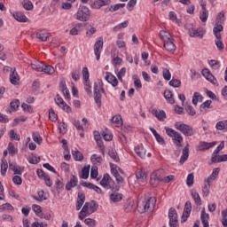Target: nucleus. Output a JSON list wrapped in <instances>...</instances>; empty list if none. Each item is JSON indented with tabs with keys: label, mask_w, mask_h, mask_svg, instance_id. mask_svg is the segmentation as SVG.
Instances as JSON below:
<instances>
[{
	"label": "nucleus",
	"mask_w": 227,
	"mask_h": 227,
	"mask_svg": "<svg viewBox=\"0 0 227 227\" xmlns=\"http://www.w3.org/2000/svg\"><path fill=\"white\" fill-rule=\"evenodd\" d=\"M100 185L105 189H111L112 193L110 194V201L113 203H120L123 200V194L118 192L120 191V186L116 185V183L109 174H105L102 180L100 181Z\"/></svg>",
	"instance_id": "f257e3e1"
},
{
	"label": "nucleus",
	"mask_w": 227,
	"mask_h": 227,
	"mask_svg": "<svg viewBox=\"0 0 227 227\" xmlns=\"http://www.w3.org/2000/svg\"><path fill=\"white\" fill-rule=\"evenodd\" d=\"M155 203H157V199L154 197H150L146 201L137 204V211L140 214H150V212H153V208H155Z\"/></svg>",
	"instance_id": "f03ea898"
},
{
	"label": "nucleus",
	"mask_w": 227,
	"mask_h": 227,
	"mask_svg": "<svg viewBox=\"0 0 227 227\" xmlns=\"http://www.w3.org/2000/svg\"><path fill=\"white\" fill-rule=\"evenodd\" d=\"M175 128L176 129V130H179V132H182L184 136L189 137V136H194V134H196V129L181 121L176 122Z\"/></svg>",
	"instance_id": "7ed1b4c3"
},
{
	"label": "nucleus",
	"mask_w": 227,
	"mask_h": 227,
	"mask_svg": "<svg viewBox=\"0 0 227 227\" xmlns=\"http://www.w3.org/2000/svg\"><path fill=\"white\" fill-rule=\"evenodd\" d=\"M91 17V12L90 8L87 6L82 5L79 7L76 12V20L81 22H88V20Z\"/></svg>",
	"instance_id": "20e7f679"
},
{
	"label": "nucleus",
	"mask_w": 227,
	"mask_h": 227,
	"mask_svg": "<svg viewBox=\"0 0 227 227\" xmlns=\"http://www.w3.org/2000/svg\"><path fill=\"white\" fill-rule=\"evenodd\" d=\"M106 93V90H104L103 83L98 82L94 83V100L98 106V107H100L102 106V94L100 93Z\"/></svg>",
	"instance_id": "39448f33"
},
{
	"label": "nucleus",
	"mask_w": 227,
	"mask_h": 227,
	"mask_svg": "<svg viewBox=\"0 0 227 227\" xmlns=\"http://www.w3.org/2000/svg\"><path fill=\"white\" fill-rule=\"evenodd\" d=\"M164 179V169L160 168L151 175L150 184L153 187H157Z\"/></svg>",
	"instance_id": "423d86ee"
},
{
	"label": "nucleus",
	"mask_w": 227,
	"mask_h": 227,
	"mask_svg": "<svg viewBox=\"0 0 227 227\" xmlns=\"http://www.w3.org/2000/svg\"><path fill=\"white\" fill-rule=\"evenodd\" d=\"M166 134L169 136V137H174L175 145L178 148H181L182 142L184 141V137H182V134L180 132L176 131L175 129L171 128H166Z\"/></svg>",
	"instance_id": "0eeeda50"
},
{
	"label": "nucleus",
	"mask_w": 227,
	"mask_h": 227,
	"mask_svg": "<svg viewBox=\"0 0 227 227\" xmlns=\"http://www.w3.org/2000/svg\"><path fill=\"white\" fill-rule=\"evenodd\" d=\"M168 219L170 227L178 226V214L176 213V210L173 207H171L168 211Z\"/></svg>",
	"instance_id": "6e6552de"
},
{
	"label": "nucleus",
	"mask_w": 227,
	"mask_h": 227,
	"mask_svg": "<svg viewBox=\"0 0 227 227\" xmlns=\"http://www.w3.org/2000/svg\"><path fill=\"white\" fill-rule=\"evenodd\" d=\"M102 49H104V38L99 37L94 44V52L98 61L100 59V52H102Z\"/></svg>",
	"instance_id": "1a4fd4ad"
},
{
	"label": "nucleus",
	"mask_w": 227,
	"mask_h": 227,
	"mask_svg": "<svg viewBox=\"0 0 227 227\" xmlns=\"http://www.w3.org/2000/svg\"><path fill=\"white\" fill-rule=\"evenodd\" d=\"M111 173L114 176L117 184L119 187H124L125 185V179L121 176H120V173H118V169L114 168L113 165H111Z\"/></svg>",
	"instance_id": "9d476101"
},
{
	"label": "nucleus",
	"mask_w": 227,
	"mask_h": 227,
	"mask_svg": "<svg viewBox=\"0 0 227 227\" xmlns=\"http://www.w3.org/2000/svg\"><path fill=\"white\" fill-rule=\"evenodd\" d=\"M202 75L203 77H205V79H207V81L211 82V84H216V86H219V84L217 83V79L215 78V76H214V74H212L208 68H204L202 70Z\"/></svg>",
	"instance_id": "9b49d317"
},
{
	"label": "nucleus",
	"mask_w": 227,
	"mask_h": 227,
	"mask_svg": "<svg viewBox=\"0 0 227 227\" xmlns=\"http://www.w3.org/2000/svg\"><path fill=\"white\" fill-rule=\"evenodd\" d=\"M192 210V205L191 204V201H187L184 206L181 223H185L187 221V219H189Z\"/></svg>",
	"instance_id": "f8f14e48"
},
{
	"label": "nucleus",
	"mask_w": 227,
	"mask_h": 227,
	"mask_svg": "<svg viewBox=\"0 0 227 227\" xmlns=\"http://www.w3.org/2000/svg\"><path fill=\"white\" fill-rule=\"evenodd\" d=\"M55 102L57 106L61 107L63 111H65L66 113H72V108H70V106L67 105V103H65V101L63 100V98L59 97V95H57V98L55 99Z\"/></svg>",
	"instance_id": "ddd939ff"
},
{
	"label": "nucleus",
	"mask_w": 227,
	"mask_h": 227,
	"mask_svg": "<svg viewBox=\"0 0 227 227\" xmlns=\"http://www.w3.org/2000/svg\"><path fill=\"white\" fill-rule=\"evenodd\" d=\"M87 206V215H91V214L97 212L98 208V204L95 200H91L90 202H86L83 207Z\"/></svg>",
	"instance_id": "4468645a"
},
{
	"label": "nucleus",
	"mask_w": 227,
	"mask_h": 227,
	"mask_svg": "<svg viewBox=\"0 0 227 227\" xmlns=\"http://www.w3.org/2000/svg\"><path fill=\"white\" fill-rule=\"evenodd\" d=\"M11 70V74H10V81L11 83L13 84L14 86H17L19 84V82L20 81V78L19 77V74L17 73V70L15 68L8 67Z\"/></svg>",
	"instance_id": "2eb2a0df"
},
{
	"label": "nucleus",
	"mask_w": 227,
	"mask_h": 227,
	"mask_svg": "<svg viewBox=\"0 0 227 227\" xmlns=\"http://www.w3.org/2000/svg\"><path fill=\"white\" fill-rule=\"evenodd\" d=\"M108 4H111V0H98L91 4V8L98 10L102 8V6H108Z\"/></svg>",
	"instance_id": "dca6fc26"
},
{
	"label": "nucleus",
	"mask_w": 227,
	"mask_h": 227,
	"mask_svg": "<svg viewBox=\"0 0 227 227\" xmlns=\"http://www.w3.org/2000/svg\"><path fill=\"white\" fill-rule=\"evenodd\" d=\"M84 201H86V195L82 192H78L77 202H76V210L82 208L84 205Z\"/></svg>",
	"instance_id": "f3484780"
},
{
	"label": "nucleus",
	"mask_w": 227,
	"mask_h": 227,
	"mask_svg": "<svg viewBox=\"0 0 227 227\" xmlns=\"http://www.w3.org/2000/svg\"><path fill=\"white\" fill-rule=\"evenodd\" d=\"M59 89L62 91L66 100H70V90H68V88H67V83L65 81H61L59 82Z\"/></svg>",
	"instance_id": "a211bd4d"
},
{
	"label": "nucleus",
	"mask_w": 227,
	"mask_h": 227,
	"mask_svg": "<svg viewBox=\"0 0 227 227\" xmlns=\"http://www.w3.org/2000/svg\"><path fill=\"white\" fill-rule=\"evenodd\" d=\"M77 184H79V180L77 179V176L74 175H72V177L69 182L66 184V190L67 191H72L73 187H76Z\"/></svg>",
	"instance_id": "6ab92c4d"
},
{
	"label": "nucleus",
	"mask_w": 227,
	"mask_h": 227,
	"mask_svg": "<svg viewBox=\"0 0 227 227\" xmlns=\"http://www.w3.org/2000/svg\"><path fill=\"white\" fill-rule=\"evenodd\" d=\"M208 219H210V215L205 211V208L201 210V215H200V220L203 224V227H209L210 225L208 224Z\"/></svg>",
	"instance_id": "aec40b11"
},
{
	"label": "nucleus",
	"mask_w": 227,
	"mask_h": 227,
	"mask_svg": "<svg viewBox=\"0 0 227 227\" xmlns=\"http://www.w3.org/2000/svg\"><path fill=\"white\" fill-rule=\"evenodd\" d=\"M188 35L192 38H200V39L203 38V32L194 27L189 28Z\"/></svg>",
	"instance_id": "412c9836"
},
{
	"label": "nucleus",
	"mask_w": 227,
	"mask_h": 227,
	"mask_svg": "<svg viewBox=\"0 0 227 227\" xmlns=\"http://www.w3.org/2000/svg\"><path fill=\"white\" fill-rule=\"evenodd\" d=\"M105 79L106 81H107V82H109V84H112L114 88L118 86V79L116 78V76L113 75V74L106 73Z\"/></svg>",
	"instance_id": "4be33fe9"
},
{
	"label": "nucleus",
	"mask_w": 227,
	"mask_h": 227,
	"mask_svg": "<svg viewBox=\"0 0 227 227\" xmlns=\"http://www.w3.org/2000/svg\"><path fill=\"white\" fill-rule=\"evenodd\" d=\"M215 146V142H200L199 145V150L203 152L205 150H210V148H214Z\"/></svg>",
	"instance_id": "5701e85b"
},
{
	"label": "nucleus",
	"mask_w": 227,
	"mask_h": 227,
	"mask_svg": "<svg viewBox=\"0 0 227 227\" xmlns=\"http://www.w3.org/2000/svg\"><path fill=\"white\" fill-rule=\"evenodd\" d=\"M164 49H166L168 52H175L176 51V46L173 43V39H170L164 43Z\"/></svg>",
	"instance_id": "b1692460"
},
{
	"label": "nucleus",
	"mask_w": 227,
	"mask_h": 227,
	"mask_svg": "<svg viewBox=\"0 0 227 227\" xmlns=\"http://www.w3.org/2000/svg\"><path fill=\"white\" fill-rule=\"evenodd\" d=\"M32 69L35 70V72H43V67H45V65H43V62H40L38 60H35L32 64H31Z\"/></svg>",
	"instance_id": "393cba45"
},
{
	"label": "nucleus",
	"mask_w": 227,
	"mask_h": 227,
	"mask_svg": "<svg viewBox=\"0 0 227 227\" xmlns=\"http://www.w3.org/2000/svg\"><path fill=\"white\" fill-rule=\"evenodd\" d=\"M187 159H189V144H187L186 146L183 149V154L180 158L179 163L184 164Z\"/></svg>",
	"instance_id": "a878e982"
},
{
	"label": "nucleus",
	"mask_w": 227,
	"mask_h": 227,
	"mask_svg": "<svg viewBox=\"0 0 227 227\" xmlns=\"http://www.w3.org/2000/svg\"><path fill=\"white\" fill-rule=\"evenodd\" d=\"M219 171H221L219 168H214L212 174L207 179H205L206 182L212 184V182H214V180L219 176Z\"/></svg>",
	"instance_id": "bb28decb"
},
{
	"label": "nucleus",
	"mask_w": 227,
	"mask_h": 227,
	"mask_svg": "<svg viewBox=\"0 0 227 227\" xmlns=\"http://www.w3.org/2000/svg\"><path fill=\"white\" fill-rule=\"evenodd\" d=\"M135 152L140 159H146V149L143 146L135 147Z\"/></svg>",
	"instance_id": "cd10ccee"
},
{
	"label": "nucleus",
	"mask_w": 227,
	"mask_h": 227,
	"mask_svg": "<svg viewBox=\"0 0 227 227\" xmlns=\"http://www.w3.org/2000/svg\"><path fill=\"white\" fill-rule=\"evenodd\" d=\"M13 18L18 22H27V17L25 16L24 13L18 12L13 13Z\"/></svg>",
	"instance_id": "c85d7f7f"
},
{
	"label": "nucleus",
	"mask_w": 227,
	"mask_h": 227,
	"mask_svg": "<svg viewBox=\"0 0 227 227\" xmlns=\"http://www.w3.org/2000/svg\"><path fill=\"white\" fill-rule=\"evenodd\" d=\"M191 196L194 200L195 204L198 207H200V205H201V197H200V193H198V192H196V190L192 189V190H191Z\"/></svg>",
	"instance_id": "c756f323"
},
{
	"label": "nucleus",
	"mask_w": 227,
	"mask_h": 227,
	"mask_svg": "<svg viewBox=\"0 0 227 227\" xmlns=\"http://www.w3.org/2000/svg\"><path fill=\"white\" fill-rule=\"evenodd\" d=\"M153 114L160 120V121H164V118H166V112L164 110H160V112L153 109L152 111Z\"/></svg>",
	"instance_id": "7c9ffc66"
},
{
	"label": "nucleus",
	"mask_w": 227,
	"mask_h": 227,
	"mask_svg": "<svg viewBox=\"0 0 227 227\" xmlns=\"http://www.w3.org/2000/svg\"><path fill=\"white\" fill-rule=\"evenodd\" d=\"M227 161V154L220 155L219 160H215V156L211 157V162L209 164H219L220 162Z\"/></svg>",
	"instance_id": "2f4dec72"
},
{
	"label": "nucleus",
	"mask_w": 227,
	"mask_h": 227,
	"mask_svg": "<svg viewBox=\"0 0 227 227\" xmlns=\"http://www.w3.org/2000/svg\"><path fill=\"white\" fill-rule=\"evenodd\" d=\"M215 38V42L218 51H224V43H223L221 35H216Z\"/></svg>",
	"instance_id": "473e14b6"
},
{
	"label": "nucleus",
	"mask_w": 227,
	"mask_h": 227,
	"mask_svg": "<svg viewBox=\"0 0 227 227\" xmlns=\"http://www.w3.org/2000/svg\"><path fill=\"white\" fill-rule=\"evenodd\" d=\"M164 98L170 104H175V98H173V92L169 90L164 91Z\"/></svg>",
	"instance_id": "72a5a7b5"
},
{
	"label": "nucleus",
	"mask_w": 227,
	"mask_h": 227,
	"mask_svg": "<svg viewBox=\"0 0 227 227\" xmlns=\"http://www.w3.org/2000/svg\"><path fill=\"white\" fill-rule=\"evenodd\" d=\"M198 102H203V96L200 92H195L192 97V105L198 106Z\"/></svg>",
	"instance_id": "f704fd0d"
},
{
	"label": "nucleus",
	"mask_w": 227,
	"mask_h": 227,
	"mask_svg": "<svg viewBox=\"0 0 227 227\" xmlns=\"http://www.w3.org/2000/svg\"><path fill=\"white\" fill-rule=\"evenodd\" d=\"M8 169V161L5 158H2V163H1V175L2 176H4L6 175V171Z\"/></svg>",
	"instance_id": "c9c22d12"
},
{
	"label": "nucleus",
	"mask_w": 227,
	"mask_h": 227,
	"mask_svg": "<svg viewBox=\"0 0 227 227\" xmlns=\"http://www.w3.org/2000/svg\"><path fill=\"white\" fill-rule=\"evenodd\" d=\"M205 184L202 188V193L203 196H205L207 198V196H208L209 192H210V182L207 181L206 179L204 180Z\"/></svg>",
	"instance_id": "e433bc0d"
},
{
	"label": "nucleus",
	"mask_w": 227,
	"mask_h": 227,
	"mask_svg": "<svg viewBox=\"0 0 227 227\" xmlns=\"http://www.w3.org/2000/svg\"><path fill=\"white\" fill-rule=\"evenodd\" d=\"M35 36L37 40H40V42H47L49 39V34L48 33H41V32H36Z\"/></svg>",
	"instance_id": "4c0bfd02"
},
{
	"label": "nucleus",
	"mask_w": 227,
	"mask_h": 227,
	"mask_svg": "<svg viewBox=\"0 0 227 227\" xmlns=\"http://www.w3.org/2000/svg\"><path fill=\"white\" fill-rule=\"evenodd\" d=\"M72 155H73L74 160L81 161V160H82L84 159V156L77 149L72 151Z\"/></svg>",
	"instance_id": "58836bf2"
},
{
	"label": "nucleus",
	"mask_w": 227,
	"mask_h": 227,
	"mask_svg": "<svg viewBox=\"0 0 227 227\" xmlns=\"http://www.w3.org/2000/svg\"><path fill=\"white\" fill-rule=\"evenodd\" d=\"M7 150L10 155H12V157H14L15 154L18 153L19 152V150L15 148V145L12 142L9 143Z\"/></svg>",
	"instance_id": "ea45409f"
},
{
	"label": "nucleus",
	"mask_w": 227,
	"mask_h": 227,
	"mask_svg": "<svg viewBox=\"0 0 227 227\" xmlns=\"http://www.w3.org/2000/svg\"><path fill=\"white\" fill-rule=\"evenodd\" d=\"M81 27H82V23H77L75 27L69 31V35L76 36V35H79V29H81Z\"/></svg>",
	"instance_id": "a19ab883"
},
{
	"label": "nucleus",
	"mask_w": 227,
	"mask_h": 227,
	"mask_svg": "<svg viewBox=\"0 0 227 227\" xmlns=\"http://www.w3.org/2000/svg\"><path fill=\"white\" fill-rule=\"evenodd\" d=\"M215 129H217V130H227V120L219 121L215 125Z\"/></svg>",
	"instance_id": "79ce46f5"
},
{
	"label": "nucleus",
	"mask_w": 227,
	"mask_h": 227,
	"mask_svg": "<svg viewBox=\"0 0 227 227\" xmlns=\"http://www.w3.org/2000/svg\"><path fill=\"white\" fill-rule=\"evenodd\" d=\"M13 210V206L10 203H5L0 206V212H11Z\"/></svg>",
	"instance_id": "37998d69"
},
{
	"label": "nucleus",
	"mask_w": 227,
	"mask_h": 227,
	"mask_svg": "<svg viewBox=\"0 0 227 227\" xmlns=\"http://www.w3.org/2000/svg\"><path fill=\"white\" fill-rule=\"evenodd\" d=\"M108 155L109 157H111V159H113L114 160V162H120V157H118V153H116V151L114 150H110L108 152Z\"/></svg>",
	"instance_id": "c03bdc74"
},
{
	"label": "nucleus",
	"mask_w": 227,
	"mask_h": 227,
	"mask_svg": "<svg viewBox=\"0 0 227 227\" xmlns=\"http://www.w3.org/2000/svg\"><path fill=\"white\" fill-rule=\"evenodd\" d=\"M88 176H90V166L84 167L82 169L81 178H82L83 180H86L88 179Z\"/></svg>",
	"instance_id": "a18cd8bd"
},
{
	"label": "nucleus",
	"mask_w": 227,
	"mask_h": 227,
	"mask_svg": "<svg viewBox=\"0 0 227 227\" xmlns=\"http://www.w3.org/2000/svg\"><path fill=\"white\" fill-rule=\"evenodd\" d=\"M223 25H221V23H216L213 29V33L215 36L216 37L217 35H221V31H223Z\"/></svg>",
	"instance_id": "49530a36"
},
{
	"label": "nucleus",
	"mask_w": 227,
	"mask_h": 227,
	"mask_svg": "<svg viewBox=\"0 0 227 227\" xmlns=\"http://www.w3.org/2000/svg\"><path fill=\"white\" fill-rule=\"evenodd\" d=\"M134 79V84H135V88L137 90H141V88H143V84L141 83V80L139 79V76H137V74H135L133 76Z\"/></svg>",
	"instance_id": "de8ad7c7"
},
{
	"label": "nucleus",
	"mask_w": 227,
	"mask_h": 227,
	"mask_svg": "<svg viewBox=\"0 0 227 227\" xmlns=\"http://www.w3.org/2000/svg\"><path fill=\"white\" fill-rule=\"evenodd\" d=\"M49 120H51V121H58V114H56L53 108L49 110Z\"/></svg>",
	"instance_id": "09e8293b"
},
{
	"label": "nucleus",
	"mask_w": 227,
	"mask_h": 227,
	"mask_svg": "<svg viewBox=\"0 0 227 227\" xmlns=\"http://www.w3.org/2000/svg\"><path fill=\"white\" fill-rule=\"evenodd\" d=\"M86 215H88V206H83L79 213V219L82 221L86 217Z\"/></svg>",
	"instance_id": "8fccbe9b"
},
{
	"label": "nucleus",
	"mask_w": 227,
	"mask_h": 227,
	"mask_svg": "<svg viewBox=\"0 0 227 227\" xmlns=\"http://www.w3.org/2000/svg\"><path fill=\"white\" fill-rule=\"evenodd\" d=\"M168 84L173 88H180V86H182V82L178 79L173 78Z\"/></svg>",
	"instance_id": "3c124183"
},
{
	"label": "nucleus",
	"mask_w": 227,
	"mask_h": 227,
	"mask_svg": "<svg viewBox=\"0 0 227 227\" xmlns=\"http://www.w3.org/2000/svg\"><path fill=\"white\" fill-rule=\"evenodd\" d=\"M113 123H116L117 125H123V120L121 119V115H115L111 119Z\"/></svg>",
	"instance_id": "603ef678"
},
{
	"label": "nucleus",
	"mask_w": 227,
	"mask_h": 227,
	"mask_svg": "<svg viewBox=\"0 0 227 227\" xmlns=\"http://www.w3.org/2000/svg\"><path fill=\"white\" fill-rule=\"evenodd\" d=\"M186 184L188 187H192L194 185V174H189L186 179Z\"/></svg>",
	"instance_id": "864d4df0"
},
{
	"label": "nucleus",
	"mask_w": 227,
	"mask_h": 227,
	"mask_svg": "<svg viewBox=\"0 0 227 227\" xmlns=\"http://www.w3.org/2000/svg\"><path fill=\"white\" fill-rule=\"evenodd\" d=\"M224 148V142H221L220 145L216 147V149L213 152L211 157H215V155H219L221 150Z\"/></svg>",
	"instance_id": "5fc2aeb1"
},
{
	"label": "nucleus",
	"mask_w": 227,
	"mask_h": 227,
	"mask_svg": "<svg viewBox=\"0 0 227 227\" xmlns=\"http://www.w3.org/2000/svg\"><path fill=\"white\" fill-rule=\"evenodd\" d=\"M200 19L201 20V22H207V20H208V11L204 10L200 12Z\"/></svg>",
	"instance_id": "6e6d98bb"
},
{
	"label": "nucleus",
	"mask_w": 227,
	"mask_h": 227,
	"mask_svg": "<svg viewBox=\"0 0 227 227\" xmlns=\"http://www.w3.org/2000/svg\"><path fill=\"white\" fill-rule=\"evenodd\" d=\"M38 196L39 197L34 196L33 197L34 200H35L36 201H42L43 200H47V198H45V192H43V191H39Z\"/></svg>",
	"instance_id": "4d7b16f0"
},
{
	"label": "nucleus",
	"mask_w": 227,
	"mask_h": 227,
	"mask_svg": "<svg viewBox=\"0 0 227 227\" xmlns=\"http://www.w3.org/2000/svg\"><path fill=\"white\" fill-rule=\"evenodd\" d=\"M222 224L223 227H227V208L222 211Z\"/></svg>",
	"instance_id": "13d9d810"
},
{
	"label": "nucleus",
	"mask_w": 227,
	"mask_h": 227,
	"mask_svg": "<svg viewBox=\"0 0 227 227\" xmlns=\"http://www.w3.org/2000/svg\"><path fill=\"white\" fill-rule=\"evenodd\" d=\"M23 7L25 8V10H27L29 12L33 10V3L29 0H25L23 2Z\"/></svg>",
	"instance_id": "bf43d9fd"
},
{
	"label": "nucleus",
	"mask_w": 227,
	"mask_h": 227,
	"mask_svg": "<svg viewBox=\"0 0 227 227\" xmlns=\"http://www.w3.org/2000/svg\"><path fill=\"white\" fill-rule=\"evenodd\" d=\"M209 65L213 70H219L221 66L219 65V61L217 60H210Z\"/></svg>",
	"instance_id": "052dcab7"
},
{
	"label": "nucleus",
	"mask_w": 227,
	"mask_h": 227,
	"mask_svg": "<svg viewBox=\"0 0 227 227\" xmlns=\"http://www.w3.org/2000/svg\"><path fill=\"white\" fill-rule=\"evenodd\" d=\"M84 223H85V224H87V226H90V227L97 226V221H95V219L86 218L84 220Z\"/></svg>",
	"instance_id": "680f3d73"
},
{
	"label": "nucleus",
	"mask_w": 227,
	"mask_h": 227,
	"mask_svg": "<svg viewBox=\"0 0 227 227\" xmlns=\"http://www.w3.org/2000/svg\"><path fill=\"white\" fill-rule=\"evenodd\" d=\"M134 209V201L129 200L126 203L125 212L129 213Z\"/></svg>",
	"instance_id": "e2e57ef3"
},
{
	"label": "nucleus",
	"mask_w": 227,
	"mask_h": 227,
	"mask_svg": "<svg viewBox=\"0 0 227 227\" xmlns=\"http://www.w3.org/2000/svg\"><path fill=\"white\" fill-rule=\"evenodd\" d=\"M21 107H22L23 111H25L27 113H34L33 106H29V105L26 104V103H23L21 105Z\"/></svg>",
	"instance_id": "0e129e2a"
},
{
	"label": "nucleus",
	"mask_w": 227,
	"mask_h": 227,
	"mask_svg": "<svg viewBox=\"0 0 227 227\" xmlns=\"http://www.w3.org/2000/svg\"><path fill=\"white\" fill-rule=\"evenodd\" d=\"M43 72H44V74H51L54 72V67H52V66L43 67Z\"/></svg>",
	"instance_id": "69168bd1"
},
{
	"label": "nucleus",
	"mask_w": 227,
	"mask_h": 227,
	"mask_svg": "<svg viewBox=\"0 0 227 227\" xmlns=\"http://www.w3.org/2000/svg\"><path fill=\"white\" fill-rule=\"evenodd\" d=\"M91 162H98V164L102 163V157L98 154H93L90 158Z\"/></svg>",
	"instance_id": "338daca9"
},
{
	"label": "nucleus",
	"mask_w": 227,
	"mask_h": 227,
	"mask_svg": "<svg viewBox=\"0 0 227 227\" xmlns=\"http://www.w3.org/2000/svg\"><path fill=\"white\" fill-rule=\"evenodd\" d=\"M163 79H165V81H171V73L168 69L163 70Z\"/></svg>",
	"instance_id": "774afa93"
}]
</instances>
